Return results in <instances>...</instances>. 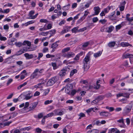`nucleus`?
I'll use <instances>...</instances> for the list:
<instances>
[{
    "label": "nucleus",
    "instance_id": "nucleus-1",
    "mask_svg": "<svg viewBox=\"0 0 133 133\" xmlns=\"http://www.w3.org/2000/svg\"><path fill=\"white\" fill-rule=\"evenodd\" d=\"M90 60V56L89 55H87L83 60V68L85 71L87 70L89 68Z\"/></svg>",
    "mask_w": 133,
    "mask_h": 133
},
{
    "label": "nucleus",
    "instance_id": "nucleus-2",
    "mask_svg": "<svg viewBox=\"0 0 133 133\" xmlns=\"http://www.w3.org/2000/svg\"><path fill=\"white\" fill-rule=\"evenodd\" d=\"M132 107L131 105H127L123 110V114L125 115L128 114L130 112Z\"/></svg>",
    "mask_w": 133,
    "mask_h": 133
},
{
    "label": "nucleus",
    "instance_id": "nucleus-3",
    "mask_svg": "<svg viewBox=\"0 0 133 133\" xmlns=\"http://www.w3.org/2000/svg\"><path fill=\"white\" fill-rule=\"evenodd\" d=\"M57 81L56 77H54L50 79L47 83L46 85L48 86H50L53 85Z\"/></svg>",
    "mask_w": 133,
    "mask_h": 133
},
{
    "label": "nucleus",
    "instance_id": "nucleus-4",
    "mask_svg": "<svg viewBox=\"0 0 133 133\" xmlns=\"http://www.w3.org/2000/svg\"><path fill=\"white\" fill-rule=\"evenodd\" d=\"M113 10V11L110 16L109 18L110 19L112 20L116 19V17H115V16L114 15V14L115 13L114 7L113 6H110L109 7V10Z\"/></svg>",
    "mask_w": 133,
    "mask_h": 133
},
{
    "label": "nucleus",
    "instance_id": "nucleus-5",
    "mask_svg": "<svg viewBox=\"0 0 133 133\" xmlns=\"http://www.w3.org/2000/svg\"><path fill=\"white\" fill-rule=\"evenodd\" d=\"M70 69L68 66L64 67L62 69L59 73V75L61 77H62L65 75L66 71H69Z\"/></svg>",
    "mask_w": 133,
    "mask_h": 133
},
{
    "label": "nucleus",
    "instance_id": "nucleus-6",
    "mask_svg": "<svg viewBox=\"0 0 133 133\" xmlns=\"http://www.w3.org/2000/svg\"><path fill=\"white\" fill-rule=\"evenodd\" d=\"M38 69H36L32 74L30 76L31 79H33L35 78H37L39 76L38 74Z\"/></svg>",
    "mask_w": 133,
    "mask_h": 133
},
{
    "label": "nucleus",
    "instance_id": "nucleus-7",
    "mask_svg": "<svg viewBox=\"0 0 133 133\" xmlns=\"http://www.w3.org/2000/svg\"><path fill=\"white\" fill-rule=\"evenodd\" d=\"M33 96V94L31 91H28L27 92L26 94L24 95V99L26 100H28L31 98Z\"/></svg>",
    "mask_w": 133,
    "mask_h": 133
},
{
    "label": "nucleus",
    "instance_id": "nucleus-8",
    "mask_svg": "<svg viewBox=\"0 0 133 133\" xmlns=\"http://www.w3.org/2000/svg\"><path fill=\"white\" fill-rule=\"evenodd\" d=\"M75 54L73 52H70L67 54H63L62 56L64 57L69 58L72 57L74 56Z\"/></svg>",
    "mask_w": 133,
    "mask_h": 133
},
{
    "label": "nucleus",
    "instance_id": "nucleus-9",
    "mask_svg": "<svg viewBox=\"0 0 133 133\" xmlns=\"http://www.w3.org/2000/svg\"><path fill=\"white\" fill-rule=\"evenodd\" d=\"M72 88V84H69L66 85L65 92L66 93L69 94Z\"/></svg>",
    "mask_w": 133,
    "mask_h": 133
},
{
    "label": "nucleus",
    "instance_id": "nucleus-10",
    "mask_svg": "<svg viewBox=\"0 0 133 133\" xmlns=\"http://www.w3.org/2000/svg\"><path fill=\"white\" fill-rule=\"evenodd\" d=\"M99 88V85H98L97 86H96L95 85H94V86L90 85L88 89L87 90H89V91H92L94 89H97Z\"/></svg>",
    "mask_w": 133,
    "mask_h": 133
},
{
    "label": "nucleus",
    "instance_id": "nucleus-11",
    "mask_svg": "<svg viewBox=\"0 0 133 133\" xmlns=\"http://www.w3.org/2000/svg\"><path fill=\"white\" fill-rule=\"evenodd\" d=\"M94 9L95 11V15H98L100 12V8L98 6L95 7Z\"/></svg>",
    "mask_w": 133,
    "mask_h": 133
},
{
    "label": "nucleus",
    "instance_id": "nucleus-12",
    "mask_svg": "<svg viewBox=\"0 0 133 133\" xmlns=\"http://www.w3.org/2000/svg\"><path fill=\"white\" fill-rule=\"evenodd\" d=\"M37 105V104L35 103H32L29 108V111L33 110L34 109Z\"/></svg>",
    "mask_w": 133,
    "mask_h": 133
},
{
    "label": "nucleus",
    "instance_id": "nucleus-13",
    "mask_svg": "<svg viewBox=\"0 0 133 133\" xmlns=\"http://www.w3.org/2000/svg\"><path fill=\"white\" fill-rule=\"evenodd\" d=\"M120 44L121 46L123 47H126L128 46H132V45L129 44L128 43L124 42H121Z\"/></svg>",
    "mask_w": 133,
    "mask_h": 133
},
{
    "label": "nucleus",
    "instance_id": "nucleus-14",
    "mask_svg": "<svg viewBox=\"0 0 133 133\" xmlns=\"http://www.w3.org/2000/svg\"><path fill=\"white\" fill-rule=\"evenodd\" d=\"M24 55L26 58L28 59H31L34 57V56L32 54L30 55L27 53L25 54Z\"/></svg>",
    "mask_w": 133,
    "mask_h": 133
},
{
    "label": "nucleus",
    "instance_id": "nucleus-15",
    "mask_svg": "<svg viewBox=\"0 0 133 133\" xmlns=\"http://www.w3.org/2000/svg\"><path fill=\"white\" fill-rule=\"evenodd\" d=\"M102 53V51H99L97 53L94 54V56L95 58L101 56Z\"/></svg>",
    "mask_w": 133,
    "mask_h": 133
},
{
    "label": "nucleus",
    "instance_id": "nucleus-16",
    "mask_svg": "<svg viewBox=\"0 0 133 133\" xmlns=\"http://www.w3.org/2000/svg\"><path fill=\"white\" fill-rule=\"evenodd\" d=\"M22 44L23 45H25L27 44L28 46L30 47L31 46V43L30 42L28 41H24L22 43Z\"/></svg>",
    "mask_w": 133,
    "mask_h": 133
},
{
    "label": "nucleus",
    "instance_id": "nucleus-17",
    "mask_svg": "<svg viewBox=\"0 0 133 133\" xmlns=\"http://www.w3.org/2000/svg\"><path fill=\"white\" fill-rule=\"evenodd\" d=\"M12 59V57H9L6 59L4 61V63H11V62Z\"/></svg>",
    "mask_w": 133,
    "mask_h": 133
},
{
    "label": "nucleus",
    "instance_id": "nucleus-18",
    "mask_svg": "<svg viewBox=\"0 0 133 133\" xmlns=\"http://www.w3.org/2000/svg\"><path fill=\"white\" fill-rule=\"evenodd\" d=\"M133 56L132 54L128 53L126 54H124L123 55V58H130Z\"/></svg>",
    "mask_w": 133,
    "mask_h": 133
},
{
    "label": "nucleus",
    "instance_id": "nucleus-19",
    "mask_svg": "<svg viewBox=\"0 0 133 133\" xmlns=\"http://www.w3.org/2000/svg\"><path fill=\"white\" fill-rule=\"evenodd\" d=\"M89 42H87L82 44V48L84 50V48L87 47L89 44Z\"/></svg>",
    "mask_w": 133,
    "mask_h": 133
},
{
    "label": "nucleus",
    "instance_id": "nucleus-20",
    "mask_svg": "<svg viewBox=\"0 0 133 133\" xmlns=\"http://www.w3.org/2000/svg\"><path fill=\"white\" fill-rule=\"evenodd\" d=\"M101 30L102 32H108V29L107 27H106L105 26L102 27Z\"/></svg>",
    "mask_w": 133,
    "mask_h": 133
},
{
    "label": "nucleus",
    "instance_id": "nucleus-21",
    "mask_svg": "<svg viewBox=\"0 0 133 133\" xmlns=\"http://www.w3.org/2000/svg\"><path fill=\"white\" fill-rule=\"evenodd\" d=\"M77 70L76 69H74L71 70L70 73V77L72 76L75 74L77 73Z\"/></svg>",
    "mask_w": 133,
    "mask_h": 133
},
{
    "label": "nucleus",
    "instance_id": "nucleus-22",
    "mask_svg": "<svg viewBox=\"0 0 133 133\" xmlns=\"http://www.w3.org/2000/svg\"><path fill=\"white\" fill-rule=\"evenodd\" d=\"M51 64L53 67V69L54 70H55L58 68V67L57 65V64L55 63L52 62L51 63Z\"/></svg>",
    "mask_w": 133,
    "mask_h": 133
},
{
    "label": "nucleus",
    "instance_id": "nucleus-23",
    "mask_svg": "<svg viewBox=\"0 0 133 133\" xmlns=\"http://www.w3.org/2000/svg\"><path fill=\"white\" fill-rule=\"evenodd\" d=\"M70 48V47H67L63 49L62 51V53H64L69 51Z\"/></svg>",
    "mask_w": 133,
    "mask_h": 133
},
{
    "label": "nucleus",
    "instance_id": "nucleus-24",
    "mask_svg": "<svg viewBox=\"0 0 133 133\" xmlns=\"http://www.w3.org/2000/svg\"><path fill=\"white\" fill-rule=\"evenodd\" d=\"M100 115L101 116H107L108 115V112L105 111H102L100 112Z\"/></svg>",
    "mask_w": 133,
    "mask_h": 133
},
{
    "label": "nucleus",
    "instance_id": "nucleus-25",
    "mask_svg": "<svg viewBox=\"0 0 133 133\" xmlns=\"http://www.w3.org/2000/svg\"><path fill=\"white\" fill-rule=\"evenodd\" d=\"M58 46V44L57 43H54L52 44L51 48L52 49H56V48Z\"/></svg>",
    "mask_w": 133,
    "mask_h": 133
},
{
    "label": "nucleus",
    "instance_id": "nucleus-26",
    "mask_svg": "<svg viewBox=\"0 0 133 133\" xmlns=\"http://www.w3.org/2000/svg\"><path fill=\"white\" fill-rule=\"evenodd\" d=\"M10 133H20V130L18 129H13L10 131Z\"/></svg>",
    "mask_w": 133,
    "mask_h": 133
},
{
    "label": "nucleus",
    "instance_id": "nucleus-27",
    "mask_svg": "<svg viewBox=\"0 0 133 133\" xmlns=\"http://www.w3.org/2000/svg\"><path fill=\"white\" fill-rule=\"evenodd\" d=\"M34 11L33 10H32L29 13V19H32V17H33L32 15L34 14Z\"/></svg>",
    "mask_w": 133,
    "mask_h": 133
},
{
    "label": "nucleus",
    "instance_id": "nucleus-28",
    "mask_svg": "<svg viewBox=\"0 0 133 133\" xmlns=\"http://www.w3.org/2000/svg\"><path fill=\"white\" fill-rule=\"evenodd\" d=\"M27 84L26 82H25L23 83V84L20 85L17 87V89L18 90L21 89L22 87L25 86Z\"/></svg>",
    "mask_w": 133,
    "mask_h": 133
},
{
    "label": "nucleus",
    "instance_id": "nucleus-29",
    "mask_svg": "<svg viewBox=\"0 0 133 133\" xmlns=\"http://www.w3.org/2000/svg\"><path fill=\"white\" fill-rule=\"evenodd\" d=\"M116 42L115 41H112L109 43V46L110 47H114L115 45Z\"/></svg>",
    "mask_w": 133,
    "mask_h": 133
},
{
    "label": "nucleus",
    "instance_id": "nucleus-30",
    "mask_svg": "<svg viewBox=\"0 0 133 133\" xmlns=\"http://www.w3.org/2000/svg\"><path fill=\"white\" fill-rule=\"evenodd\" d=\"M42 83H39L35 85L34 86V88L37 89L39 88H42Z\"/></svg>",
    "mask_w": 133,
    "mask_h": 133
},
{
    "label": "nucleus",
    "instance_id": "nucleus-31",
    "mask_svg": "<svg viewBox=\"0 0 133 133\" xmlns=\"http://www.w3.org/2000/svg\"><path fill=\"white\" fill-rule=\"evenodd\" d=\"M14 44L16 45V46L19 48L21 47L22 45V43L20 42H15Z\"/></svg>",
    "mask_w": 133,
    "mask_h": 133
},
{
    "label": "nucleus",
    "instance_id": "nucleus-32",
    "mask_svg": "<svg viewBox=\"0 0 133 133\" xmlns=\"http://www.w3.org/2000/svg\"><path fill=\"white\" fill-rule=\"evenodd\" d=\"M67 128V127H65L63 129V133H70L71 131H70L68 130Z\"/></svg>",
    "mask_w": 133,
    "mask_h": 133
},
{
    "label": "nucleus",
    "instance_id": "nucleus-33",
    "mask_svg": "<svg viewBox=\"0 0 133 133\" xmlns=\"http://www.w3.org/2000/svg\"><path fill=\"white\" fill-rule=\"evenodd\" d=\"M130 94L129 93H123V97L129 98Z\"/></svg>",
    "mask_w": 133,
    "mask_h": 133
},
{
    "label": "nucleus",
    "instance_id": "nucleus-34",
    "mask_svg": "<svg viewBox=\"0 0 133 133\" xmlns=\"http://www.w3.org/2000/svg\"><path fill=\"white\" fill-rule=\"evenodd\" d=\"M23 53L24 52L21 49L17 52L16 53V55L17 56H19Z\"/></svg>",
    "mask_w": 133,
    "mask_h": 133
},
{
    "label": "nucleus",
    "instance_id": "nucleus-35",
    "mask_svg": "<svg viewBox=\"0 0 133 133\" xmlns=\"http://www.w3.org/2000/svg\"><path fill=\"white\" fill-rule=\"evenodd\" d=\"M53 102L52 100H47L44 102V104L45 105H47L48 104L51 103Z\"/></svg>",
    "mask_w": 133,
    "mask_h": 133
},
{
    "label": "nucleus",
    "instance_id": "nucleus-36",
    "mask_svg": "<svg viewBox=\"0 0 133 133\" xmlns=\"http://www.w3.org/2000/svg\"><path fill=\"white\" fill-rule=\"evenodd\" d=\"M78 28V27H74L72 30V33H76L77 31V30Z\"/></svg>",
    "mask_w": 133,
    "mask_h": 133
},
{
    "label": "nucleus",
    "instance_id": "nucleus-37",
    "mask_svg": "<svg viewBox=\"0 0 133 133\" xmlns=\"http://www.w3.org/2000/svg\"><path fill=\"white\" fill-rule=\"evenodd\" d=\"M49 32H42L39 33V35H42L43 36H46L48 34H49Z\"/></svg>",
    "mask_w": 133,
    "mask_h": 133
},
{
    "label": "nucleus",
    "instance_id": "nucleus-38",
    "mask_svg": "<svg viewBox=\"0 0 133 133\" xmlns=\"http://www.w3.org/2000/svg\"><path fill=\"white\" fill-rule=\"evenodd\" d=\"M79 116V119H80L84 117H85V115L83 113H80Z\"/></svg>",
    "mask_w": 133,
    "mask_h": 133
},
{
    "label": "nucleus",
    "instance_id": "nucleus-39",
    "mask_svg": "<svg viewBox=\"0 0 133 133\" xmlns=\"http://www.w3.org/2000/svg\"><path fill=\"white\" fill-rule=\"evenodd\" d=\"M7 39L6 37L2 36V35L0 33V40L1 41H5Z\"/></svg>",
    "mask_w": 133,
    "mask_h": 133
},
{
    "label": "nucleus",
    "instance_id": "nucleus-40",
    "mask_svg": "<svg viewBox=\"0 0 133 133\" xmlns=\"http://www.w3.org/2000/svg\"><path fill=\"white\" fill-rule=\"evenodd\" d=\"M49 32V34H50L51 36H52L55 34L56 30H55L54 29L50 30Z\"/></svg>",
    "mask_w": 133,
    "mask_h": 133
},
{
    "label": "nucleus",
    "instance_id": "nucleus-41",
    "mask_svg": "<svg viewBox=\"0 0 133 133\" xmlns=\"http://www.w3.org/2000/svg\"><path fill=\"white\" fill-rule=\"evenodd\" d=\"M114 29V27L112 25L110 26L109 28V32H111Z\"/></svg>",
    "mask_w": 133,
    "mask_h": 133
},
{
    "label": "nucleus",
    "instance_id": "nucleus-42",
    "mask_svg": "<svg viewBox=\"0 0 133 133\" xmlns=\"http://www.w3.org/2000/svg\"><path fill=\"white\" fill-rule=\"evenodd\" d=\"M35 131L38 133H41L42 131V130L39 128H37L36 129Z\"/></svg>",
    "mask_w": 133,
    "mask_h": 133
},
{
    "label": "nucleus",
    "instance_id": "nucleus-43",
    "mask_svg": "<svg viewBox=\"0 0 133 133\" xmlns=\"http://www.w3.org/2000/svg\"><path fill=\"white\" fill-rule=\"evenodd\" d=\"M17 115V113L16 112H14L11 114V115L12 117V118H14Z\"/></svg>",
    "mask_w": 133,
    "mask_h": 133
},
{
    "label": "nucleus",
    "instance_id": "nucleus-44",
    "mask_svg": "<svg viewBox=\"0 0 133 133\" xmlns=\"http://www.w3.org/2000/svg\"><path fill=\"white\" fill-rule=\"evenodd\" d=\"M103 97L102 96H98L96 98L99 102L100 101L102 100L103 99Z\"/></svg>",
    "mask_w": 133,
    "mask_h": 133
},
{
    "label": "nucleus",
    "instance_id": "nucleus-45",
    "mask_svg": "<svg viewBox=\"0 0 133 133\" xmlns=\"http://www.w3.org/2000/svg\"><path fill=\"white\" fill-rule=\"evenodd\" d=\"M40 22L41 23H47L48 22V21L46 19H41L40 20Z\"/></svg>",
    "mask_w": 133,
    "mask_h": 133
},
{
    "label": "nucleus",
    "instance_id": "nucleus-46",
    "mask_svg": "<svg viewBox=\"0 0 133 133\" xmlns=\"http://www.w3.org/2000/svg\"><path fill=\"white\" fill-rule=\"evenodd\" d=\"M107 21V20L104 19H101L99 20V22L103 24H104Z\"/></svg>",
    "mask_w": 133,
    "mask_h": 133
},
{
    "label": "nucleus",
    "instance_id": "nucleus-47",
    "mask_svg": "<svg viewBox=\"0 0 133 133\" xmlns=\"http://www.w3.org/2000/svg\"><path fill=\"white\" fill-rule=\"evenodd\" d=\"M21 49L24 52V53L28 51V48L26 47H23Z\"/></svg>",
    "mask_w": 133,
    "mask_h": 133
},
{
    "label": "nucleus",
    "instance_id": "nucleus-48",
    "mask_svg": "<svg viewBox=\"0 0 133 133\" xmlns=\"http://www.w3.org/2000/svg\"><path fill=\"white\" fill-rule=\"evenodd\" d=\"M117 122L120 123H124V121L123 119L122 118L121 119L118 120L117 121Z\"/></svg>",
    "mask_w": 133,
    "mask_h": 133
},
{
    "label": "nucleus",
    "instance_id": "nucleus-49",
    "mask_svg": "<svg viewBox=\"0 0 133 133\" xmlns=\"http://www.w3.org/2000/svg\"><path fill=\"white\" fill-rule=\"evenodd\" d=\"M43 54L42 53H39L38 54V56L37 58V59L38 60L40 59V58L42 57L43 56Z\"/></svg>",
    "mask_w": 133,
    "mask_h": 133
},
{
    "label": "nucleus",
    "instance_id": "nucleus-50",
    "mask_svg": "<svg viewBox=\"0 0 133 133\" xmlns=\"http://www.w3.org/2000/svg\"><path fill=\"white\" fill-rule=\"evenodd\" d=\"M68 31L67 29H64L63 30H62L60 34L61 35H62L65 33H66L68 32Z\"/></svg>",
    "mask_w": 133,
    "mask_h": 133
},
{
    "label": "nucleus",
    "instance_id": "nucleus-51",
    "mask_svg": "<svg viewBox=\"0 0 133 133\" xmlns=\"http://www.w3.org/2000/svg\"><path fill=\"white\" fill-rule=\"evenodd\" d=\"M48 48L46 47L44 48L42 52L43 53H45L47 52H48Z\"/></svg>",
    "mask_w": 133,
    "mask_h": 133
},
{
    "label": "nucleus",
    "instance_id": "nucleus-52",
    "mask_svg": "<svg viewBox=\"0 0 133 133\" xmlns=\"http://www.w3.org/2000/svg\"><path fill=\"white\" fill-rule=\"evenodd\" d=\"M123 66H124L126 67H129V64L128 62L127 61H125L123 64Z\"/></svg>",
    "mask_w": 133,
    "mask_h": 133
},
{
    "label": "nucleus",
    "instance_id": "nucleus-53",
    "mask_svg": "<svg viewBox=\"0 0 133 133\" xmlns=\"http://www.w3.org/2000/svg\"><path fill=\"white\" fill-rule=\"evenodd\" d=\"M126 3V2L125 1H122L120 3V4L119 5L125 7Z\"/></svg>",
    "mask_w": 133,
    "mask_h": 133
},
{
    "label": "nucleus",
    "instance_id": "nucleus-54",
    "mask_svg": "<svg viewBox=\"0 0 133 133\" xmlns=\"http://www.w3.org/2000/svg\"><path fill=\"white\" fill-rule=\"evenodd\" d=\"M94 108H90L87 110L86 111L88 114H89L92 111H94Z\"/></svg>",
    "mask_w": 133,
    "mask_h": 133
},
{
    "label": "nucleus",
    "instance_id": "nucleus-55",
    "mask_svg": "<svg viewBox=\"0 0 133 133\" xmlns=\"http://www.w3.org/2000/svg\"><path fill=\"white\" fill-rule=\"evenodd\" d=\"M36 49V48H32V47L28 48V51H31L35 50Z\"/></svg>",
    "mask_w": 133,
    "mask_h": 133
},
{
    "label": "nucleus",
    "instance_id": "nucleus-56",
    "mask_svg": "<svg viewBox=\"0 0 133 133\" xmlns=\"http://www.w3.org/2000/svg\"><path fill=\"white\" fill-rule=\"evenodd\" d=\"M88 14H89V12L87 11H85V12L84 14L82 17H84V19L88 15Z\"/></svg>",
    "mask_w": 133,
    "mask_h": 133
},
{
    "label": "nucleus",
    "instance_id": "nucleus-57",
    "mask_svg": "<svg viewBox=\"0 0 133 133\" xmlns=\"http://www.w3.org/2000/svg\"><path fill=\"white\" fill-rule=\"evenodd\" d=\"M127 21H129V22L130 24H133V17H131L129 19V20Z\"/></svg>",
    "mask_w": 133,
    "mask_h": 133
},
{
    "label": "nucleus",
    "instance_id": "nucleus-58",
    "mask_svg": "<svg viewBox=\"0 0 133 133\" xmlns=\"http://www.w3.org/2000/svg\"><path fill=\"white\" fill-rule=\"evenodd\" d=\"M84 19V17H82L80 19H78V23H80L82 22L83 21Z\"/></svg>",
    "mask_w": 133,
    "mask_h": 133
},
{
    "label": "nucleus",
    "instance_id": "nucleus-59",
    "mask_svg": "<svg viewBox=\"0 0 133 133\" xmlns=\"http://www.w3.org/2000/svg\"><path fill=\"white\" fill-rule=\"evenodd\" d=\"M122 124H119L118 126L121 128H125L126 127V126L125 124L124 123H122Z\"/></svg>",
    "mask_w": 133,
    "mask_h": 133
},
{
    "label": "nucleus",
    "instance_id": "nucleus-60",
    "mask_svg": "<svg viewBox=\"0 0 133 133\" xmlns=\"http://www.w3.org/2000/svg\"><path fill=\"white\" fill-rule=\"evenodd\" d=\"M77 4L76 3H75L72 4V8L73 9L76 8L77 7Z\"/></svg>",
    "mask_w": 133,
    "mask_h": 133
},
{
    "label": "nucleus",
    "instance_id": "nucleus-61",
    "mask_svg": "<svg viewBox=\"0 0 133 133\" xmlns=\"http://www.w3.org/2000/svg\"><path fill=\"white\" fill-rule=\"evenodd\" d=\"M38 75H39V76L42 73L43 71V69H41L40 70L38 69Z\"/></svg>",
    "mask_w": 133,
    "mask_h": 133
},
{
    "label": "nucleus",
    "instance_id": "nucleus-62",
    "mask_svg": "<svg viewBox=\"0 0 133 133\" xmlns=\"http://www.w3.org/2000/svg\"><path fill=\"white\" fill-rule=\"evenodd\" d=\"M98 19L97 17H95L92 19V21L94 23H96L98 21Z\"/></svg>",
    "mask_w": 133,
    "mask_h": 133
},
{
    "label": "nucleus",
    "instance_id": "nucleus-63",
    "mask_svg": "<svg viewBox=\"0 0 133 133\" xmlns=\"http://www.w3.org/2000/svg\"><path fill=\"white\" fill-rule=\"evenodd\" d=\"M9 26L7 24L4 25L3 26L4 29L5 30H8L9 29Z\"/></svg>",
    "mask_w": 133,
    "mask_h": 133
},
{
    "label": "nucleus",
    "instance_id": "nucleus-64",
    "mask_svg": "<svg viewBox=\"0 0 133 133\" xmlns=\"http://www.w3.org/2000/svg\"><path fill=\"white\" fill-rule=\"evenodd\" d=\"M119 10H120V11H123L124 9V8H125L124 6L119 5Z\"/></svg>",
    "mask_w": 133,
    "mask_h": 133
}]
</instances>
